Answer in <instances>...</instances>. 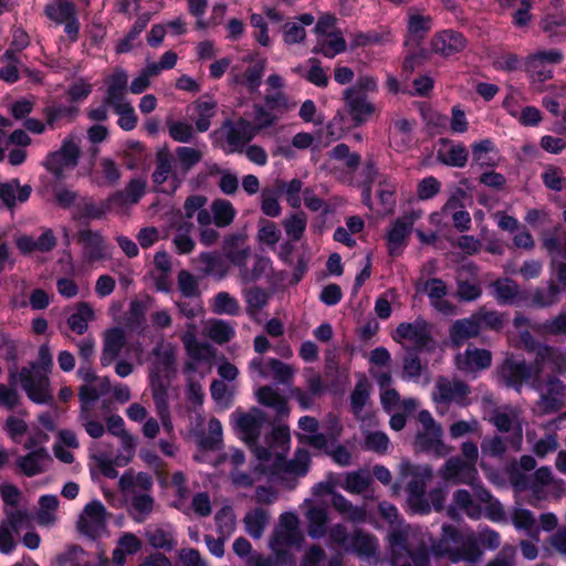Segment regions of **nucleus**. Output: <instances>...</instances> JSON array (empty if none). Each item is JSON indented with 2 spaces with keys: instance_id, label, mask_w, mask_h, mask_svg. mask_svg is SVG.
<instances>
[{
  "instance_id": "2eb2a0df",
  "label": "nucleus",
  "mask_w": 566,
  "mask_h": 566,
  "mask_svg": "<svg viewBox=\"0 0 566 566\" xmlns=\"http://www.w3.org/2000/svg\"><path fill=\"white\" fill-rule=\"evenodd\" d=\"M264 69V60L256 59L252 55L244 56L231 67V82L244 86L250 92H254L261 84Z\"/></svg>"
},
{
  "instance_id": "a211bd4d",
  "label": "nucleus",
  "mask_w": 566,
  "mask_h": 566,
  "mask_svg": "<svg viewBox=\"0 0 566 566\" xmlns=\"http://www.w3.org/2000/svg\"><path fill=\"white\" fill-rule=\"evenodd\" d=\"M420 217V211H410L392 222L387 233V245L391 255H398L405 249L412 227Z\"/></svg>"
},
{
  "instance_id": "72a5a7b5",
  "label": "nucleus",
  "mask_w": 566,
  "mask_h": 566,
  "mask_svg": "<svg viewBox=\"0 0 566 566\" xmlns=\"http://www.w3.org/2000/svg\"><path fill=\"white\" fill-rule=\"evenodd\" d=\"M32 192L29 185L21 186L18 179H11L0 185V199L8 208L25 202Z\"/></svg>"
},
{
  "instance_id": "c85d7f7f",
  "label": "nucleus",
  "mask_w": 566,
  "mask_h": 566,
  "mask_svg": "<svg viewBox=\"0 0 566 566\" xmlns=\"http://www.w3.org/2000/svg\"><path fill=\"white\" fill-rule=\"evenodd\" d=\"M52 462L46 449L29 450L25 455L19 457L17 465L28 476L44 472Z\"/></svg>"
},
{
  "instance_id": "423d86ee",
  "label": "nucleus",
  "mask_w": 566,
  "mask_h": 566,
  "mask_svg": "<svg viewBox=\"0 0 566 566\" xmlns=\"http://www.w3.org/2000/svg\"><path fill=\"white\" fill-rule=\"evenodd\" d=\"M400 475L410 479L407 483V504L415 514H428L430 507L426 500L427 484L433 478L431 467L427 464H413L409 460H402L399 464Z\"/></svg>"
},
{
  "instance_id": "13d9d810",
  "label": "nucleus",
  "mask_w": 566,
  "mask_h": 566,
  "mask_svg": "<svg viewBox=\"0 0 566 566\" xmlns=\"http://www.w3.org/2000/svg\"><path fill=\"white\" fill-rule=\"evenodd\" d=\"M57 507L59 500L56 495H42L39 500V510L35 516L38 524L41 526H53L57 520Z\"/></svg>"
},
{
  "instance_id": "9d476101",
  "label": "nucleus",
  "mask_w": 566,
  "mask_h": 566,
  "mask_svg": "<svg viewBox=\"0 0 566 566\" xmlns=\"http://www.w3.org/2000/svg\"><path fill=\"white\" fill-rule=\"evenodd\" d=\"M216 134L226 153H241L244 146L258 135V127L251 122L240 118L237 122H224Z\"/></svg>"
},
{
  "instance_id": "69168bd1",
  "label": "nucleus",
  "mask_w": 566,
  "mask_h": 566,
  "mask_svg": "<svg viewBox=\"0 0 566 566\" xmlns=\"http://www.w3.org/2000/svg\"><path fill=\"white\" fill-rule=\"evenodd\" d=\"M211 310L219 315L235 316L240 313V303L228 292H219L211 302Z\"/></svg>"
},
{
  "instance_id": "6ab92c4d",
  "label": "nucleus",
  "mask_w": 566,
  "mask_h": 566,
  "mask_svg": "<svg viewBox=\"0 0 566 566\" xmlns=\"http://www.w3.org/2000/svg\"><path fill=\"white\" fill-rule=\"evenodd\" d=\"M439 475L446 482L453 484H472L476 479L478 471L473 463H467L463 459L453 457L439 469Z\"/></svg>"
},
{
  "instance_id": "cd10ccee",
  "label": "nucleus",
  "mask_w": 566,
  "mask_h": 566,
  "mask_svg": "<svg viewBox=\"0 0 566 566\" xmlns=\"http://www.w3.org/2000/svg\"><path fill=\"white\" fill-rule=\"evenodd\" d=\"M145 537L149 545L156 549L172 551L177 541L174 527L170 524H150L145 528Z\"/></svg>"
},
{
  "instance_id": "3c124183",
  "label": "nucleus",
  "mask_w": 566,
  "mask_h": 566,
  "mask_svg": "<svg viewBox=\"0 0 566 566\" xmlns=\"http://www.w3.org/2000/svg\"><path fill=\"white\" fill-rule=\"evenodd\" d=\"M78 241L83 245V254L88 262L104 256L103 239L97 232L82 230L78 233Z\"/></svg>"
},
{
  "instance_id": "603ef678",
  "label": "nucleus",
  "mask_w": 566,
  "mask_h": 566,
  "mask_svg": "<svg viewBox=\"0 0 566 566\" xmlns=\"http://www.w3.org/2000/svg\"><path fill=\"white\" fill-rule=\"evenodd\" d=\"M270 521V514L266 510L255 507L249 511L243 517V524L247 533L253 538H261Z\"/></svg>"
},
{
  "instance_id": "39448f33",
  "label": "nucleus",
  "mask_w": 566,
  "mask_h": 566,
  "mask_svg": "<svg viewBox=\"0 0 566 566\" xmlns=\"http://www.w3.org/2000/svg\"><path fill=\"white\" fill-rule=\"evenodd\" d=\"M438 557H446L452 563H475L483 552L474 543V533L463 536L454 526L443 525L441 538L431 546Z\"/></svg>"
},
{
  "instance_id": "37998d69",
  "label": "nucleus",
  "mask_w": 566,
  "mask_h": 566,
  "mask_svg": "<svg viewBox=\"0 0 566 566\" xmlns=\"http://www.w3.org/2000/svg\"><path fill=\"white\" fill-rule=\"evenodd\" d=\"M332 505L344 518L353 523H364L367 518L365 506L354 505L339 493H333Z\"/></svg>"
},
{
  "instance_id": "58836bf2",
  "label": "nucleus",
  "mask_w": 566,
  "mask_h": 566,
  "mask_svg": "<svg viewBox=\"0 0 566 566\" xmlns=\"http://www.w3.org/2000/svg\"><path fill=\"white\" fill-rule=\"evenodd\" d=\"M261 462L258 460V464L251 471H243L241 469H232L229 473V480L235 489H251L261 476L265 475L271 479L270 465H266V472L261 471Z\"/></svg>"
},
{
  "instance_id": "20e7f679",
  "label": "nucleus",
  "mask_w": 566,
  "mask_h": 566,
  "mask_svg": "<svg viewBox=\"0 0 566 566\" xmlns=\"http://www.w3.org/2000/svg\"><path fill=\"white\" fill-rule=\"evenodd\" d=\"M53 366L52 355L48 345L39 349L38 360L23 367L18 376L22 389L35 403H48L52 400L48 373Z\"/></svg>"
},
{
  "instance_id": "5fc2aeb1",
  "label": "nucleus",
  "mask_w": 566,
  "mask_h": 566,
  "mask_svg": "<svg viewBox=\"0 0 566 566\" xmlns=\"http://www.w3.org/2000/svg\"><path fill=\"white\" fill-rule=\"evenodd\" d=\"M189 360L185 365L187 374L197 371L198 365L201 363H210L213 357L212 347L207 343L198 342L185 348Z\"/></svg>"
},
{
  "instance_id": "338daca9",
  "label": "nucleus",
  "mask_w": 566,
  "mask_h": 566,
  "mask_svg": "<svg viewBox=\"0 0 566 566\" xmlns=\"http://www.w3.org/2000/svg\"><path fill=\"white\" fill-rule=\"evenodd\" d=\"M364 442L363 448L379 454L387 452L390 441L388 436L382 431H373L363 426Z\"/></svg>"
},
{
  "instance_id": "de8ad7c7",
  "label": "nucleus",
  "mask_w": 566,
  "mask_h": 566,
  "mask_svg": "<svg viewBox=\"0 0 566 566\" xmlns=\"http://www.w3.org/2000/svg\"><path fill=\"white\" fill-rule=\"evenodd\" d=\"M142 548V541L133 533H123L113 551V563L115 566H124L126 557L137 553Z\"/></svg>"
},
{
  "instance_id": "49530a36",
  "label": "nucleus",
  "mask_w": 566,
  "mask_h": 566,
  "mask_svg": "<svg viewBox=\"0 0 566 566\" xmlns=\"http://www.w3.org/2000/svg\"><path fill=\"white\" fill-rule=\"evenodd\" d=\"M314 15L303 13L295 21L286 22L283 27V40L286 44H295L302 42L306 36L305 27L313 24Z\"/></svg>"
},
{
  "instance_id": "8fccbe9b",
  "label": "nucleus",
  "mask_w": 566,
  "mask_h": 566,
  "mask_svg": "<svg viewBox=\"0 0 566 566\" xmlns=\"http://www.w3.org/2000/svg\"><path fill=\"white\" fill-rule=\"evenodd\" d=\"M94 318V308L88 303L81 302L67 317V325L73 332L82 335L87 331L90 322Z\"/></svg>"
},
{
  "instance_id": "680f3d73",
  "label": "nucleus",
  "mask_w": 566,
  "mask_h": 566,
  "mask_svg": "<svg viewBox=\"0 0 566 566\" xmlns=\"http://www.w3.org/2000/svg\"><path fill=\"white\" fill-rule=\"evenodd\" d=\"M211 213L214 224L219 228H224L233 222L237 210L230 201L226 199H216L211 203Z\"/></svg>"
},
{
  "instance_id": "393cba45",
  "label": "nucleus",
  "mask_w": 566,
  "mask_h": 566,
  "mask_svg": "<svg viewBox=\"0 0 566 566\" xmlns=\"http://www.w3.org/2000/svg\"><path fill=\"white\" fill-rule=\"evenodd\" d=\"M492 356L486 349L468 347L463 354L455 357V365L459 370L465 374H473L485 369L491 365Z\"/></svg>"
},
{
  "instance_id": "a878e982",
  "label": "nucleus",
  "mask_w": 566,
  "mask_h": 566,
  "mask_svg": "<svg viewBox=\"0 0 566 566\" xmlns=\"http://www.w3.org/2000/svg\"><path fill=\"white\" fill-rule=\"evenodd\" d=\"M217 103L211 97L202 96L187 107L196 128L203 133L210 128L211 118L216 115Z\"/></svg>"
},
{
  "instance_id": "4be33fe9",
  "label": "nucleus",
  "mask_w": 566,
  "mask_h": 566,
  "mask_svg": "<svg viewBox=\"0 0 566 566\" xmlns=\"http://www.w3.org/2000/svg\"><path fill=\"white\" fill-rule=\"evenodd\" d=\"M465 46V38L454 30L437 32L431 39L432 51L444 57L452 56L463 51Z\"/></svg>"
},
{
  "instance_id": "e2e57ef3",
  "label": "nucleus",
  "mask_w": 566,
  "mask_h": 566,
  "mask_svg": "<svg viewBox=\"0 0 566 566\" xmlns=\"http://www.w3.org/2000/svg\"><path fill=\"white\" fill-rule=\"evenodd\" d=\"M130 496V516L134 521L144 522L154 510V499L148 493H140Z\"/></svg>"
},
{
  "instance_id": "a18cd8bd",
  "label": "nucleus",
  "mask_w": 566,
  "mask_h": 566,
  "mask_svg": "<svg viewBox=\"0 0 566 566\" xmlns=\"http://www.w3.org/2000/svg\"><path fill=\"white\" fill-rule=\"evenodd\" d=\"M242 296L245 302V312L251 318H255L270 300L269 292L260 286L244 287Z\"/></svg>"
},
{
  "instance_id": "473e14b6",
  "label": "nucleus",
  "mask_w": 566,
  "mask_h": 566,
  "mask_svg": "<svg viewBox=\"0 0 566 566\" xmlns=\"http://www.w3.org/2000/svg\"><path fill=\"white\" fill-rule=\"evenodd\" d=\"M469 153L461 143L442 140L438 150V159L447 166L462 168L467 165Z\"/></svg>"
},
{
  "instance_id": "bf43d9fd",
  "label": "nucleus",
  "mask_w": 566,
  "mask_h": 566,
  "mask_svg": "<svg viewBox=\"0 0 566 566\" xmlns=\"http://www.w3.org/2000/svg\"><path fill=\"white\" fill-rule=\"evenodd\" d=\"M306 65L308 69L304 65H298L294 69V72L318 87H324L328 84V76L318 60L308 59Z\"/></svg>"
},
{
  "instance_id": "f8f14e48",
  "label": "nucleus",
  "mask_w": 566,
  "mask_h": 566,
  "mask_svg": "<svg viewBox=\"0 0 566 566\" xmlns=\"http://www.w3.org/2000/svg\"><path fill=\"white\" fill-rule=\"evenodd\" d=\"M303 539L300 532V521L296 514L292 512L283 513L280 516L279 525L275 527L269 546L275 558L281 559L285 556V551L298 544Z\"/></svg>"
},
{
  "instance_id": "5701e85b",
  "label": "nucleus",
  "mask_w": 566,
  "mask_h": 566,
  "mask_svg": "<svg viewBox=\"0 0 566 566\" xmlns=\"http://www.w3.org/2000/svg\"><path fill=\"white\" fill-rule=\"evenodd\" d=\"M127 342L126 332L122 327H112L103 333V349L101 364L106 367L113 364L120 355Z\"/></svg>"
},
{
  "instance_id": "ea45409f",
  "label": "nucleus",
  "mask_w": 566,
  "mask_h": 566,
  "mask_svg": "<svg viewBox=\"0 0 566 566\" xmlns=\"http://www.w3.org/2000/svg\"><path fill=\"white\" fill-rule=\"evenodd\" d=\"M328 421L331 423L329 439L324 433H319L316 431L313 434H303L302 441H304L305 443L310 444L311 447H313L317 450H321V451H324L325 453H327L331 446L333 444V443H329V440L332 442L336 441L340 437L342 430H343L337 418L329 417Z\"/></svg>"
},
{
  "instance_id": "f704fd0d",
  "label": "nucleus",
  "mask_w": 566,
  "mask_h": 566,
  "mask_svg": "<svg viewBox=\"0 0 566 566\" xmlns=\"http://www.w3.org/2000/svg\"><path fill=\"white\" fill-rule=\"evenodd\" d=\"M119 486L125 495L147 493L153 486V479L145 472L128 471L120 476Z\"/></svg>"
},
{
  "instance_id": "f257e3e1",
  "label": "nucleus",
  "mask_w": 566,
  "mask_h": 566,
  "mask_svg": "<svg viewBox=\"0 0 566 566\" xmlns=\"http://www.w3.org/2000/svg\"><path fill=\"white\" fill-rule=\"evenodd\" d=\"M566 371V349L549 346H539L533 364L527 365L524 359L510 357L501 368V375L506 385L517 391L524 381L537 391L539 398L536 410L541 415L558 411L564 407L566 387L560 379L552 374Z\"/></svg>"
},
{
  "instance_id": "412c9836",
  "label": "nucleus",
  "mask_w": 566,
  "mask_h": 566,
  "mask_svg": "<svg viewBox=\"0 0 566 566\" xmlns=\"http://www.w3.org/2000/svg\"><path fill=\"white\" fill-rule=\"evenodd\" d=\"M344 99L356 126L365 124L376 113V106L365 95L358 94L355 88L345 90Z\"/></svg>"
},
{
  "instance_id": "c9c22d12",
  "label": "nucleus",
  "mask_w": 566,
  "mask_h": 566,
  "mask_svg": "<svg viewBox=\"0 0 566 566\" xmlns=\"http://www.w3.org/2000/svg\"><path fill=\"white\" fill-rule=\"evenodd\" d=\"M472 159L480 167H495L499 165L500 155L494 143L489 139H482L471 145Z\"/></svg>"
},
{
  "instance_id": "f3484780",
  "label": "nucleus",
  "mask_w": 566,
  "mask_h": 566,
  "mask_svg": "<svg viewBox=\"0 0 566 566\" xmlns=\"http://www.w3.org/2000/svg\"><path fill=\"white\" fill-rule=\"evenodd\" d=\"M563 61V53L552 49L538 51L527 56L526 70L533 81L544 82L553 76V65Z\"/></svg>"
},
{
  "instance_id": "c756f323",
  "label": "nucleus",
  "mask_w": 566,
  "mask_h": 566,
  "mask_svg": "<svg viewBox=\"0 0 566 566\" xmlns=\"http://www.w3.org/2000/svg\"><path fill=\"white\" fill-rule=\"evenodd\" d=\"M153 180L164 192H174L177 189L180 179L178 171H172L171 159L168 156L158 157Z\"/></svg>"
},
{
  "instance_id": "4468645a",
  "label": "nucleus",
  "mask_w": 566,
  "mask_h": 566,
  "mask_svg": "<svg viewBox=\"0 0 566 566\" xmlns=\"http://www.w3.org/2000/svg\"><path fill=\"white\" fill-rule=\"evenodd\" d=\"M469 394L470 388L465 382L457 378L439 377L434 385L432 400L437 405L438 412L442 415L444 412L441 409L442 405L454 402L460 406H467L469 403Z\"/></svg>"
},
{
  "instance_id": "bb28decb",
  "label": "nucleus",
  "mask_w": 566,
  "mask_h": 566,
  "mask_svg": "<svg viewBox=\"0 0 566 566\" xmlns=\"http://www.w3.org/2000/svg\"><path fill=\"white\" fill-rule=\"evenodd\" d=\"M415 125V120L405 117L394 118L388 129L390 146L398 151L406 150L412 142Z\"/></svg>"
},
{
  "instance_id": "aec40b11",
  "label": "nucleus",
  "mask_w": 566,
  "mask_h": 566,
  "mask_svg": "<svg viewBox=\"0 0 566 566\" xmlns=\"http://www.w3.org/2000/svg\"><path fill=\"white\" fill-rule=\"evenodd\" d=\"M490 421L502 432L512 431L517 440L516 448L522 442L523 421L518 409L505 406L494 411L490 417Z\"/></svg>"
},
{
  "instance_id": "2f4dec72",
  "label": "nucleus",
  "mask_w": 566,
  "mask_h": 566,
  "mask_svg": "<svg viewBox=\"0 0 566 566\" xmlns=\"http://www.w3.org/2000/svg\"><path fill=\"white\" fill-rule=\"evenodd\" d=\"M307 510L305 517L307 521V534L310 537L318 539L327 533L328 514L327 510L323 505L313 504L311 501H306Z\"/></svg>"
},
{
  "instance_id": "6e6d98bb",
  "label": "nucleus",
  "mask_w": 566,
  "mask_h": 566,
  "mask_svg": "<svg viewBox=\"0 0 566 566\" xmlns=\"http://www.w3.org/2000/svg\"><path fill=\"white\" fill-rule=\"evenodd\" d=\"M346 50V41L340 31L317 39L313 49L314 53L323 54L326 57H334Z\"/></svg>"
},
{
  "instance_id": "dca6fc26",
  "label": "nucleus",
  "mask_w": 566,
  "mask_h": 566,
  "mask_svg": "<svg viewBox=\"0 0 566 566\" xmlns=\"http://www.w3.org/2000/svg\"><path fill=\"white\" fill-rule=\"evenodd\" d=\"M106 509L99 501L87 503L77 520L78 531L92 538L99 537L106 531Z\"/></svg>"
},
{
  "instance_id": "a19ab883",
  "label": "nucleus",
  "mask_w": 566,
  "mask_h": 566,
  "mask_svg": "<svg viewBox=\"0 0 566 566\" xmlns=\"http://www.w3.org/2000/svg\"><path fill=\"white\" fill-rule=\"evenodd\" d=\"M377 549L378 541L374 535L363 530H356L350 536L347 552H353L360 557H370L376 554Z\"/></svg>"
},
{
  "instance_id": "e433bc0d",
  "label": "nucleus",
  "mask_w": 566,
  "mask_h": 566,
  "mask_svg": "<svg viewBox=\"0 0 566 566\" xmlns=\"http://www.w3.org/2000/svg\"><path fill=\"white\" fill-rule=\"evenodd\" d=\"M458 510L463 511L471 518H479L481 516L479 503L467 490H457L453 493V500L448 509V515L454 518Z\"/></svg>"
},
{
  "instance_id": "1a4fd4ad",
  "label": "nucleus",
  "mask_w": 566,
  "mask_h": 566,
  "mask_svg": "<svg viewBox=\"0 0 566 566\" xmlns=\"http://www.w3.org/2000/svg\"><path fill=\"white\" fill-rule=\"evenodd\" d=\"M81 137L77 134H70L61 144V147L50 153L45 160L44 167L56 178L63 179L65 172L73 169L78 164L81 154Z\"/></svg>"
},
{
  "instance_id": "0eeeda50",
  "label": "nucleus",
  "mask_w": 566,
  "mask_h": 566,
  "mask_svg": "<svg viewBox=\"0 0 566 566\" xmlns=\"http://www.w3.org/2000/svg\"><path fill=\"white\" fill-rule=\"evenodd\" d=\"M432 29V18L418 8L411 7L406 13V35L403 44L407 56L403 61V70L411 72L421 55V43Z\"/></svg>"
},
{
  "instance_id": "4c0bfd02",
  "label": "nucleus",
  "mask_w": 566,
  "mask_h": 566,
  "mask_svg": "<svg viewBox=\"0 0 566 566\" xmlns=\"http://www.w3.org/2000/svg\"><path fill=\"white\" fill-rule=\"evenodd\" d=\"M239 241H244L241 234L229 235L223 241V250L227 259L241 272L242 269H248V261L251 256V249L249 247L233 249Z\"/></svg>"
},
{
  "instance_id": "b1692460",
  "label": "nucleus",
  "mask_w": 566,
  "mask_h": 566,
  "mask_svg": "<svg viewBox=\"0 0 566 566\" xmlns=\"http://www.w3.org/2000/svg\"><path fill=\"white\" fill-rule=\"evenodd\" d=\"M105 104L114 106L128 102L126 98L128 85V73L126 70L122 67L114 69V71L105 77Z\"/></svg>"
},
{
  "instance_id": "774afa93",
  "label": "nucleus",
  "mask_w": 566,
  "mask_h": 566,
  "mask_svg": "<svg viewBox=\"0 0 566 566\" xmlns=\"http://www.w3.org/2000/svg\"><path fill=\"white\" fill-rule=\"evenodd\" d=\"M280 239L281 230L274 222L266 219L259 221L256 240L260 244L274 249Z\"/></svg>"
},
{
  "instance_id": "052dcab7",
  "label": "nucleus",
  "mask_w": 566,
  "mask_h": 566,
  "mask_svg": "<svg viewBox=\"0 0 566 566\" xmlns=\"http://www.w3.org/2000/svg\"><path fill=\"white\" fill-rule=\"evenodd\" d=\"M537 484L548 486L556 499L562 497L566 493L565 482L556 479L549 467H541L534 473V481Z\"/></svg>"
},
{
  "instance_id": "864d4df0",
  "label": "nucleus",
  "mask_w": 566,
  "mask_h": 566,
  "mask_svg": "<svg viewBox=\"0 0 566 566\" xmlns=\"http://www.w3.org/2000/svg\"><path fill=\"white\" fill-rule=\"evenodd\" d=\"M480 331V322L475 317V314H473L469 318L454 322L450 329V337L451 340L459 346L463 340L478 336Z\"/></svg>"
},
{
  "instance_id": "9b49d317",
  "label": "nucleus",
  "mask_w": 566,
  "mask_h": 566,
  "mask_svg": "<svg viewBox=\"0 0 566 566\" xmlns=\"http://www.w3.org/2000/svg\"><path fill=\"white\" fill-rule=\"evenodd\" d=\"M392 339L405 348L418 352L433 347L431 326L422 318L399 324L392 333Z\"/></svg>"
},
{
  "instance_id": "c03bdc74",
  "label": "nucleus",
  "mask_w": 566,
  "mask_h": 566,
  "mask_svg": "<svg viewBox=\"0 0 566 566\" xmlns=\"http://www.w3.org/2000/svg\"><path fill=\"white\" fill-rule=\"evenodd\" d=\"M371 483V476L367 470L347 472L337 482V485L350 494H363Z\"/></svg>"
},
{
  "instance_id": "f03ea898",
  "label": "nucleus",
  "mask_w": 566,
  "mask_h": 566,
  "mask_svg": "<svg viewBox=\"0 0 566 566\" xmlns=\"http://www.w3.org/2000/svg\"><path fill=\"white\" fill-rule=\"evenodd\" d=\"M380 516L386 520L394 530L388 535L390 562L392 566H428V552L424 542L413 548V539L417 534L410 526H402V520L398 509L382 501L378 504Z\"/></svg>"
},
{
  "instance_id": "7ed1b4c3",
  "label": "nucleus",
  "mask_w": 566,
  "mask_h": 566,
  "mask_svg": "<svg viewBox=\"0 0 566 566\" xmlns=\"http://www.w3.org/2000/svg\"><path fill=\"white\" fill-rule=\"evenodd\" d=\"M290 450V432L285 428H276L272 431L268 447L255 446L253 448L256 460L261 462V471L266 472V465H270L271 479L287 473L295 476H304L310 468L311 458L306 450H297L294 458L286 461V454Z\"/></svg>"
},
{
  "instance_id": "09e8293b",
  "label": "nucleus",
  "mask_w": 566,
  "mask_h": 566,
  "mask_svg": "<svg viewBox=\"0 0 566 566\" xmlns=\"http://www.w3.org/2000/svg\"><path fill=\"white\" fill-rule=\"evenodd\" d=\"M511 521L517 531H523L526 535L538 541L539 527L535 515L530 510L514 507L511 513Z\"/></svg>"
},
{
  "instance_id": "0e129e2a",
  "label": "nucleus",
  "mask_w": 566,
  "mask_h": 566,
  "mask_svg": "<svg viewBox=\"0 0 566 566\" xmlns=\"http://www.w3.org/2000/svg\"><path fill=\"white\" fill-rule=\"evenodd\" d=\"M206 335L218 344H224L234 337L235 331L230 323L222 319H213L207 324Z\"/></svg>"
},
{
  "instance_id": "6e6552de",
  "label": "nucleus",
  "mask_w": 566,
  "mask_h": 566,
  "mask_svg": "<svg viewBox=\"0 0 566 566\" xmlns=\"http://www.w3.org/2000/svg\"><path fill=\"white\" fill-rule=\"evenodd\" d=\"M151 356L148 376L151 395L168 394L176 374V349L161 342L153 349Z\"/></svg>"
},
{
  "instance_id": "79ce46f5",
  "label": "nucleus",
  "mask_w": 566,
  "mask_h": 566,
  "mask_svg": "<svg viewBox=\"0 0 566 566\" xmlns=\"http://www.w3.org/2000/svg\"><path fill=\"white\" fill-rule=\"evenodd\" d=\"M146 188V180L136 178L129 181L124 191H118L109 197V202L115 203V207H124L134 205L139 201L144 196Z\"/></svg>"
},
{
  "instance_id": "ddd939ff",
  "label": "nucleus",
  "mask_w": 566,
  "mask_h": 566,
  "mask_svg": "<svg viewBox=\"0 0 566 566\" xmlns=\"http://www.w3.org/2000/svg\"><path fill=\"white\" fill-rule=\"evenodd\" d=\"M265 421L266 417L259 408L249 411L237 409L230 416L235 433L248 444H253L258 440Z\"/></svg>"
},
{
  "instance_id": "7c9ffc66",
  "label": "nucleus",
  "mask_w": 566,
  "mask_h": 566,
  "mask_svg": "<svg viewBox=\"0 0 566 566\" xmlns=\"http://www.w3.org/2000/svg\"><path fill=\"white\" fill-rule=\"evenodd\" d=\"M442 429L420 430L416 436L415 446L420 451L444 457L450 452V448L442 441Z\"/></svg>"
},
{
  "instance_id": "4d7b16f0",
  "label": "nucleus",
  "mask_w": 566,
  "mask_h": 566,
  "mask_svg": "<svg viewBox=\"0 0 566 566\" xmlns=\"http://www.w3.org/2000/svg\"><path fill=\"white\" fill-rule=\"evenodd\" d=\"M256 400L269 408L274 409L279 415H287L286 399L272 386H262L255 391Z\"/></svg>"
}]
</instances>
